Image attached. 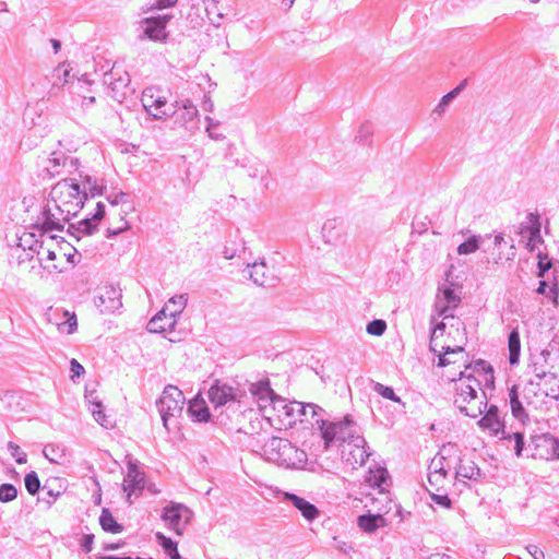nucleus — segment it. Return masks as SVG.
<instances>
[{"label": "nucleus", "instance_id": "30", "mask_svg": "<svg viewBox=\"0 0 559 559\" xmlns=\"http://www.w3.org/2000/svg\"><path fill=\"white\" fill-rule=\"evenodd\" d=\"M509 362L514 366L520 361L521 338L518 328L513 329L508 336Z\"/></svg>", "mask_w": 559, "mask_h": 559}, {"label": "nucleus", "instance_id": "18", "mask_svg": "<svg viewBox=\"0 0 559 559\" xmlns=\"http://www.w3.org/2000/svg\"><path fill=\"white\" fill-rule=\"evenodd\" d=\"M283 408L285 409V414L289 417H294L297 415L296 420L302 421H310V419L316 418L319 416V413L323 412V409L313 404V403H302V402H290L289 404H284Z\"/></svg>", "mask_w": 559, "mask_h": 559}, {"label": "nucleus", "instance_id": "43", "mask_svg": "<svg viewBox=\"0 0 559 559\" xmlns=\"http://www.w3.org/2000/svg\"><path fill=\"white\" fill-rule=\"evenodd\" d=\"M472 369L473 372L490 374L491 380L493 379V368L484 359H478L474 364H469L465 367V372Z\"/></svg>", "mask_w": 559, "mask_h": 559}, {"label": "nucleus", "instance_id": "6", "mask_svg": "<svg viewBox=\"0 0 559 559\" xmlns=\"http://www.w3.org/2000/svg\"><path fill=\"white\" fill-rule=\"evenodd\" d=\"M183 393L175 385L165 386L160 397L156 401L164 427L169 431L168 421L181 415L185 404Z\"/></svg>", "mask_w": 559, "mask_h": 559}, {"label": "nucleus", "instance_id": "46", "mask_svg": "<svg viewBox=\"0 0 559 559\" xmlns=\"http://www.w3.org/2000/svg\"><path fill=\"white\" fill-rule=\"evenodd\" d=\"M17 497V489L14 485L5 483L0 485V501L11 502Z\"/></svg>", "mask_w": 559, "mask_h": 559}, {"label": "nucleus", "instance_id": "8", "mask_svg": "<svg viewBox=\"0 0 559 559\" xmlns=\"http://www.w3.org/2000/svg\"><path fill=\"white\" fill-rule=\"evenodd\" d=\"M142 105L145 111L153 117L155 120H164L177 114L175 107L179 105H167V100L164 96L159 95V91L155 87H146L141 97Z\"/></svg>", "mask_w": 559, "mask_h": 559}, {"label": "nucleus", "instance_id": "26", "mask_svg": "<svg viewBox=\"0 0 559 559\" xmlns=\"http://www.w3.org/2000/svg\"><path fill=\"white\" fill-rule=\"evenodd\" d=\"M509 403L512 416L516 420H519L522 425H525L530 421L528 414L523 405V402L520 400V391L518 384H513L509 389Z\"/></svg>", "mask_w": 559, "mask_h": 559}, {"label": "nucleus", "instance_id": "49", "mask_svg": "<svg viewBox=\"0 0 559 559\" xmlns=\"http://www.w3.org/2000/svg\"><path fill=\"white\" fill-rule=\"evenodd\" d=\"M92 405H93V408H92V415L94 417V419L99 424L102 425L103 427H108L109 423L106 418V415L104 413V409H103V404L102 402L99 401H93L91 402Z\"/></svg>", "mask_w": 559, "mask_h": 559}, {"label": "nucleus", "instance_id": "20", "mask_svg": "<svg viewBox=\"0 0 559 559\" xmlns=\"http://www.w3.org/2000/svg\"><path fill=\"white\" fill-rule=\"evenodd\" d=\"M144 474L139 469L136 463L129 462L123 484V490L128 493V499L132 493H141L144 489Z\"/></svg>", "mask_w": 559, "mask_h": 559}, {"label": "nucleus", "instance_id": "58", "mask_svg": "<svg viewBox=\"0 0 559 559\" xmlns=\"http://www.w3.org/2000/svg\"><path fill=\"white\" fill-rule=\"evenodd\" d=\"M60 328L62 330L67 328L68 334L74 333L78 328L76 316L73 313L70 318H68L63 323L60 324Z\"/></svg>", "mask_w": 559, "mask_h": 559}, {"label": "nucleus", "instance_id": "51", "mask_svg": "<svg viewBox=\"0 0 559 559\" xmlns=\"http://www.w3.org/2000/svg\"><path fill=\"white\" fill-rule=\"evenodd\" d=\"M8 449L11 451L12 456L15 457L17 464H24L27 461L26 453L22 452L20 447L13 442H9Z\"/></svg>", "mask_w": 559, "mask_h": 559}, {"label": "nucleus", "instance_id": "32", "mask_svg": "<svg viewBox=\"0 0 559 559\" xmlns=\"http://www.w3.org/2000/svg\"><path fill=\"white\" fill-rule=\"evenodd\" d=\"M155 539L157 544L163 548L164 552L170 558V559H180V554L178 551V544L177 542L173 540L170 537H167L160 532L155 533Z\"/></svg>", "mask_w": 559, "mask_h": 559}, {"label": "nucleus", "instance_id": "61", "mask_svg": "<svg viewBox=\"0 0 559 559\" xmlns=\"http://www.w3.org/2000/svg\"><path fill=\"white\" fill-rule=\"evenodd\" d=\"M79 177L82 180V183L84 186V190L87 193V190L93 187L94 182H97L95 178L92 176L84 174L83 171H79Z\"/></svg>", "mask_w": 559, "mask_h": 559}, {"label": "nucleus", "instance_id": "33", "mask_svg": "<svg viewBox=\"0 0 559 559\" xmlns=\"http://www.w3.org/2000/svg\"><path fill=\"white\" fill-rule=\"evenodd\" d=\"M348 443H353L356 448L352 454L356 463H359L360 465H364L366 461L368 460L370 453L366 450V440L364 437L354 435V438Z\"/></svg>", "mask_w": 559, "mask_h": 559}, {"label": "nucleus", "instance_id": "50", "mask_svg": "<svg viewBox=\"0 0 559 559\" xmlns=\"http://www.w3.org/2000/svg\"><path fill=\"white\" fill-rule=\"evenodd\" d=\"M483 408H487L486 401H480L478 404H476L474 401L472 404H467V411L460 412L471 418H476L484 413Z\"/></svg>", "mask_w": 559, "mask_h": 559}, {"label": "nucleus", "instance_id": "62", "mask_svg": "<svg viewBox=\"0 0 559 559\" xmlns=\"http://www.w3.org/2000/svg\"><path fill=\"white\" fill-rule=\"evenodd\" d=\"M105 190H106L105 186L94 182L93 187L88 189L87 197L88 195H91L92 198L100 197L104 194Z\"/></svg>", "mask_w": 559, "mask_h": 559}, {"label": "nucleus", "instance_id": "44", "mask_svg": "<svg viewBox=\"0 0 559 559\" xmlns=\"http://www.w3.org/2000/svg\"><path fill=\"white\" fill-rule=\"evenodd\" d=\"M463 88V83L450 91L448 94L442 96L439 104L437 105L435 111L441 114L445 110V108L450 105V103L460 94Z\"/></svg>", "mask_w": 559, "mask_h": 559}, {"label": "nucleus", "instance_id": "16", "mask_svg": "<svg viewBox=\"0 0 559 559\" xmlns=\"http://www.w3.org/2000/svg\"><path fill=\"white\" fill-rule=\"evenodd\" d=\"M249 391L257 400L260 408H264L271 404L275 405L277 402L284 403V401L272 390L267 379L251 383Z\"/></svg>", "mask_w": 559, "mask_h": 559}, {"label": "nucleus", "instance_id": "40", "mask_svg": "<svg viewBox=\"0 0 559 559\" xmlns=\"http://www.w3.org/2000/svg\"><path fill=\"white\" fill-rule=\"evenodd\" d=\"M480 236H472L459 245L456 251L459 254H469L477 251L480 247Z\"/></svg>", "mask_w": 559, "mask_h": 559}, {"label": "nucleus", "instance_id": "54", "mask_svg": "<svg viewBox=\"0 0 559 559\" xmlns=\"http://www.w3.org/2000/svg\"><path fill=\"white\" fill-rule=\"evenodd\" d=\"M94 534H84L80 540V546L82 551L85 554H90L93 549L94 545Z\"/></svg>", "mask_w": 559, "mask_h": 559}, {"label": "nucleus", "instance_id": "24", "mask_svg": "<svg viewBox=\"0 0 559 559\" xmlns=\"http://www.w3.org/2000/svg\"><path fill=\"white\" fill-rule=\"evenodd\" d=\"M455 468V478H465L469 480L478 481L484 477L481 469L472 460H465L462 456V461H457V464L453 466Z\"/></svg>", "mask_w": 559, "mask_h": 559}, {"label": "nucleus", "instance_id": "14", "mask_svg": "<svg viewBox=\"0 0 559 559\" xmlns=\"http://www.w3.org/2000/svg\"><path fill=\"white\" fill-rule=\"evenodd\" d=\"M66 217L58 215V211L52 210L48 204L41 209L37 221L32 227L40 231V236L51 230L62 231L64 228Z\"/></svg>", "mask_w": 559, "mask_h": 559}, {"label": "nucleus", "instance_id": "34", "mask_svg": "<svg viewBox=\"0 0 559 559\" xmlns=\"http://www.w3.org/2000/svg\"><path fill=\"white\" fill-rule=\"evenodd\" d=\"M526 219L527 222L521 224V234L538 237L542 228L539 215L537 213H528Z\"/></svg>", "mask_w": 559, "mask_h": 559}, {"label": "nucleus", "instance_id": "1", "mask_svg": "<svg viewBox=\"0 0 559 559\" xmlns=\"http://www.w3.org/2000/svg\"><path fill=\"white\" fill-rule=\"evenodd\" d=\"M49 195L56 203L58 215L66 217V223L78 215L87 200V193L81 191L80 183L75 179L60 180L52 187Z\"/></svg>", "mask_w": 559, "mask_h": 559}, {"label": "nucleus", "instance_id": "4", "mask_svg": "<svg viewBox=\"0 0 559 559\" xmlns=\"http://www.w3.org/2000/svg\"><path fill=\"white\" fill-rule=\"evenodd\" d=\"M188 302V294H180L171 297L147 323L146 330L150 333H165L175 330L177 318L182 313Z\"/></svg>", "mask_w": 559, "mask_h": 559}, {"label": "nucleus", "instance_id": "38", "mask_svg": "<svg viewBox=\"0 0 559 559\" xmlns=\"http://www.w3.org/2000/svg\"><path fill=\"white\" fill-rule=\"evenodd\" d=\"M430 473L428 475V480L430 485H433V478L435 477H447L448 466L442 463V461L439 459V456L435 457L429 466Z\"/></svg>", "mask_w": 559, "mask_h": 559}, {"label": "nucleus", "instance_id": "11", "mask_svg": "<svg viewBox=\"0 0 559 559\" xmlns=\"http://www.w3.org/2000/svg\"><path fill=\"white\" fill-rule=\"evenodd\" d=\"M459 382L455 388L454 405L460 411H467V404H472L477 397V389L480 386V382L474 377L473 372L465 374V371L460 372Z\"/></svg>", "mask_w": 559, "mask_h": 559}, {"label": "nucleus", "instance_id": "37", "mask_svg": "<svg viewBox=\"0 0 559 559\" xmlns=\"http://www.w3.org/2000/svg\"><path fill=\"white\" fill-rule=\"evenodd\" d=\"M389 479V473L383 467H377L376 471L369 469L366 481L372 487L381 488Z\"/></svg>", "mask_w": 559, "mask_h": 559}, {"label": "nucleus", "instance_id": "2", "mask_svg": "<svg viewBox=\"0 0 559 559\" xmlns=\"http://www.w3.org/2000/svg\"><path fill=\"white\" fill-rule=\"evenodd\" d=\"M263 456L287 468H301L307 462V453L295 447L288 439L272 437L262 447Z\"/></svg>", "mask_w": 559, "mask_h": 559}, {"label": "nucleus", "instance_id": "28", "mask_svg": "<svg viewBox=\"0 0 559 559\" xmlns=\"http://www.w3.org/2000/svg\"><path fill=\"white\" fill-rule=\"evenodd\" d=\"M437 456H439L441 461L445 460L448 468H452L457 464V461H462V451L457 444L449 442L440 448Z\"/></svg>", "mask_w": 559, "mask_h": 559}, {"label": "nucleus", "instance_id": "19", "mask_svg": "<svg viewBox=\"0 0 559 559\" xmlns=\"http://www.w3.org/2000/svg\"><path fill=\"white\" fill-rule=\"evenodd\" d=\"M442 297L436 300L435 308L439 316L444 319L454 318L453 314H448L449 310L457 307L461 302V298L455 294L454 289L450 286H445L443 288H439Z\"/></svg>", "mask_w": 559, "mask_h": 559}, {"label": "nucleus", "instance_id": "7", "mask_svg": "<svg viewBox=\"0 0 559 559\" xmlns=\"http://www.w3.org/2000/svg\"><path fill=\"white\" fill-rule=\"evenodd\" d=\"M130 75L116 63L104 72V84L110 88L111 97L118 103H123L134 90L130 86Z\"/></svg>", "mask_w": 559, "mask_h": 559}, {"label": "nucleus", "instance_id": "21", "mask_svg": "<svg viewBox=\"0 0 559 559\" xmlns=\"http://www.w3.org/2000/svg\"><path fill=\"white\" fill-rule=\"evenodd\" d=\"M247 271L249 278L258 286H271L273 285L274 277L270 274L269 269L264 260L259 262L254 261L252 264L248 263Z\"/></svg>", "mask_w": 559, "mask_h": 559}, {"label": "nucleus", "instance_id": "22", "mask_svg": "<svg viewBox=\"0 0 559 559\" xmlns=\"http://www.w3.org/2000/svg\"><path fill=\"white\" fill-rule=\"evenodd\" d=\"M284 500L292 503L307 521H313L319 516V509L306 499L292 493L285 492Z\"/></svg>", "mask_w": 559, "mask_h": 559}, {"label": "nucleus", "instance_id": "45", "mask_svg": "<svg viewBox=\"0 0 559 559\" xmlns=\"http://www.w3.org/2000/svg\"><path fill=\"white\" fill-rule=\"evenodd\" d=\"M372 133V126L369 122H364L360 124L358 129L357 135L355 136V141H357L359 144L366 145L370 142Z\"/></svg>", "mask_w": 559, "mask_h": 559}, {"label": "nucleus", "instance_id": "29", "mask_svg": "<svg viewBox=\"0 0 559 559\" xmlns=\"http://www.w3.org/2000/svg\"><path fill=\"white\" fill-rule=\"evenodd\" d=\"M385 519L381 514H361L357 519L359 528L366 533H372L380 526L384 525Z\"/></svg>", "mask_w": 559, "mask_h": 559}, {"label": "nucleus", "instance_id": "59", "mask_svg": "<svg viewBox=\"0 0 559 559\" xmlns=\"http://www.w3.org/2000/svg\"><path fill=\"white\" fill-rule=\"evenodd\" d=\"M106 206L103 202H97L96 204V209H95V212L93 214H91V217L97 223L99 224L100 221L105 217V214H106V211H105Z\"/></svg>", "mask_w": 559, "mask_h": 559}, {"label": "nucleus", "instance_id": "12", "mask_svg": "<svg viewBox=\"0 0 559 559\" xmlns=\"http://www.w3.org/2000/svg\"><path fill=\"white\" fill-rule=\"evenodd\" d=\"M171 19V14H158L142 19L140 24L145 26L143 31L144 36L153 41L165 43L168 38L166 26Z\"/></svg>", "mask_w": 559, "mask_h": 559}, {"label": "nucleus", "instance_id": "17", "mask_svg": "<svg viewBox=\"0 0 559 559\" xmlns=\"http://www.w3.org/2000/svg\"><path fill=\"white\" fill-rule=\"evenodd\" d=\"M183 513L191 515V510L180 503H171L163 509L162 520L168 524L177 535H182L185 525H181Z\"/></svg>", "mask_w": 559, "mask_h": 559}, {"label": "nucleus", "instance_id": "64", "mask_svg": "<svg viewBox=\"0 0 559 559\" xmlns=\"http://www.w3.org/2000/svg\"><path fill=\"white\" fill-rule=\"evenodd\" d=\"M546 296L550 300H552L555 304H558L559 287H558L557 283H555L552 286L549 287L548 293H547Z\"/></svg>", "mask_w": 559, "mask_h": 559}, {"label": "nucleus", "instance_id": "35", "mask_svg": "<svg viewBox=\"0 0 559 559\" xmlns=\"http://www.w3.org/2000/svg\"><path fill=\"white\" fill-rule=\"evenodd\" d=\"M44 242L35 238L33 233H24L19 239V246L23 248V251H31L33 253H39Z\"/></svg>", "mask_w": 559, "mask_h": 559}, {"label": "nucleus", "instance_id": "41", "mask_svg": "<svg viewBox=\"0 0 559 559\" xmlns=\"http://www.w3.org/2000/svg\"><path fill=\"white\" fill-rule=\"evenodd\" d=\"M179 110L181 112V121L183 124L193 121L194 118L198 116L197 107L189 99L182 102V105L181 107H179Z\"/></svg>", "mask_w": 559, "mask_h": 559}, {"label": "nucleus", "instance_id": "63", "mask_svg": "<svg viewBox=\"0 0 559 559\" xmlns=\"http://www.w3.org/2000/svg\"><path fill=\"white\" fill-rule=\"evenodd\" d=\"M129 228V224L128 222H124V225L121 226V227H118V228H107L106 229V238H114L116 236H118L119 234H121L122 231H124L126 229Z\"/></svg>", "mask_w": 559, "mask_h": 559}, {"label": "nucleus", "instance_id": "25", "mask_svg": "<svg viewBox=\"0 0 559 559\" xmlns=\"http://www.w3.org/2000/svg\"><path fill=\"white\" fill-rule=\"evenodd\" d=\"M70 165L71 167H74L78 169L79 166V159L74 157H68L62 153L53 152L51 154V157L48 159V166L44 168V173H47V175L52 178L56 175H59L60 167H66L67 165Z\"/></svg>", "mask_w": 559, "mask_h": 559}, {"label": "nucleus", "instance_id": "23", "mask_svg": "<svg viewBox=\"0 0 559 559\" xmlns=\"http://www.w3.org/2000/svg\"><path fill=\"white\" fill-rule=\"evenodd\" d=\"M187 413L195 423H207L212 417L206 402L200 394L189 401Z\"/></svg>", "mask_w": 559, "mask_h": 559}, {"label": "nucleus", "instance_id": "56", "mask_svg": "<svg viewBox=\"0 0 559 559\" xmlns=\"http://www.w3.org/2000/svg\"><path fill=\"white\" fill-rule=\"evenodd\" d=\"M431 500H432L436 504H438V506H440V507H443V508H447V509L451 508V504H452L451 499L449 498V496H448V495H437V493H432V495H431Z\"/></svg>", "mask_w": 559, "mask_h": 559}, {"label": "nucleus", "instance_id": "47", "mask_svg": "<svg viewBox=\"0 0 559 559\" xmlns=\"http://www.w3.org/2000/svg\"><path fill=\"white\" fill-rule=\"evenodd\" d=\"M550 356V353L548 350H543L540 354V358L543 359V362L536 361L532 365L534 377L532 379L542 378L543 374L540 371H552L551 368L547 367V358Z\"/></svg>", "mask_w": 559, "mask_h": 559}, {"label": "nucleus", "instance_id": "5", "mask_svg": "<svg viewBox=\"0 0 559 559\" xmlns=\"http://www.w3.org/2000/svg\"><path fill=\"white\" fill-rule=\"evenodd\" d=\"M313 425L320 430L325 450H329L331 445L337 442H349L356 433L355 421L349 415H346L343 420L340 421H329L317 418Z\"/></svg>", "mask_w": 559, "mask_h": 559}, {"label": "nucleus", "instance_id": "57", "mask_svg": "<svg viewBox=\"0 0 559 559\" xmlns=\"http://www.w3.org/2000/svg\"><path fill=\"white\" fill-rule=\"evenodd\" d=\"M43 489L46 490L48 496V499L44 497L43 501L47 503L48 508H50L56 499L60 496V491H55L53 489L49 488L47 483L44 485Z\"/></svg>", "mask_w": 559, "mask_h": 559}, {"label": "nucleus", "instance_id": "60", "mask_svg": "<svg viewBox=\"0 0 559 559\" xmlns=\"http://www.w3.org/2000/svg\"><path fill=\"white\" fill-rule=\"evenodd\" d=\"M128 197H129L128 193L120 191L118 193L108 195L107 201L111 205H117L119 203H123Z\"/></svg>", "mask_w": 559, "mask_h": 559}, {"label": "nucleus", "instance_id": "31", "mask_svg": "<svg viewBox=\"0 0 559 559\" xmlns=\"http://www.w3.org/2000/svg\"><path fill=\"white\" fill-rule=\"evenodd\" d=\"M99 525L105 532L111 534H118L123 531V525L116 521L112 513L107 508L102 510L99 515Z\"/></svg>", "mask_w": 559, "mask_h": 559}, {"label": "nucleus", "instance_id": "10", "mask_svg": "<svg viewBox=\"0 0 559 559\" xmlns=\"http://www.w3.org/2000/svg\"><path fill=\"white\" fill-rule=\"evenodd\" d=\"M245 394V391L234 388L218 379L213 381L207 391L209 400L215 409L230 403H239Z\"/></svg>", "mask_w": 559, "mask_h": 559}, {"label": "nucleus", "instance_id": "39", "mask_svg": "<svg viewBox=\"0 0 559 559\" xmlns=\"http://www.w3.org/2000/svg\"><path fill=\"white\" fill-rule=\"evenodd\" d=\"M372 390L382 397L405 406V403L402 402V400L395 394L393 388L384 385L379 382H373Z\"/></svg>", "mask_w": 559, "mask_h": 559}, {"label": "nucleus", "instance_id": "48", "mask_svg": "<svg viewBox=\"0 0 559 559\" xmlns=\"http://www.w3.org/2000/svg\"><path fill=\"white\" fill-rule=\"evenodd\" d=\"M386 330V322L382 319H374L370 321L367 326L366 331L368 334L373 336H381L384 334Z\"/></svg>", "mask_w": 559, "mask_h": 559}, {"label": "nucleus", "instance_id": "52", "mask_svg": "<svg viewBox=\"0 0 559 559\" xmlns=\"http://www.w3.org/2000/svg\"><path fill=\"white\" fill-rule=\"evenodd\" d=\"M177 2L178 0H154V2L144 12L173 8L177 4Z\"/></svg>", "mask_w": 559, "mask_h": 559}, {"label": "nucleus", "instance_id": "15", "mask_svg": "<svg viewBox=\"0 0 559 559\" xmlns=\"http://www.w3.org/2000/svg\"><path fill=\"white\" fill-rule=\"evenodd\" d=\"M484 409V416L478 420L477 425L483 430H489L492 436H499L506 431L504 420L500 416L497 405H488Z\"/></svg>", "mask_w": 559, "mask_h": 559}, {"label": "nucleus", "instance_id": "3", "mask_svg": "<svg viewBox=\"0 0 559 559\" xmlns=\"http://www.w3.org/2000/svg\"><path fill=\"white\" fill-rule=\"evenodd\" d=\"M543 377L530 379L523 389V396L528 406L543 408L546 399L559 402V378L555 371H540Z\"/></svg>", "mask_w": 559, "mask_h": 559}, {"label": "nucleus", "instance_id": "36", "mask_svg": "<svg viewBox=\"0 0 559 559\" xmlns=\"http://www.w3.org/2000/svg\"><path fill=\"white\" fill-rule=\"evenodd\" d=\"M500 438L506 441H514V453L518 457L523 456V451L527 450V448H525L524 432L516 431L511 433L504 431L501 433Z\"/></svg>", "mask_w": 559, "mask_h": 559}, {"label": "nucleus", "instance_id": "42", "mask_svg": "<svg viewBox=\"0 0 559 559\" xmlns=\"http://www.w3.org/2000/svg\"><path fill=\"white\" fill-rule=\"evenodd\" d=\"M24 485L29 495L35 496L38 493L40 489V480L35 471H31L29 473L25 474Z\"/></svg>", "mask_w": 559, "mask_h": 559}, {"label": "nucleus", "instance_id": "53", "mask_svg": "<svg viewBox=\"0 0 559 559\" xmlns=\"http://www.w3.org/2000/svg\"><path fill=\"white\" fill-rule=\"evenodd\" d=\"M539 261L537 263V276L544 277L545 274L550 270L551 267V261L547 260V258H543L542 253H538Z\"/></svg>", "mask_w": 559, "mask_h": 559}, {"label": "nucleus", "instance_id": "27", "mask_svg": "<svg viewBox=\"0 0 559 559\" xmlns=\"http://www.w3.org/2000/svg\"><path fill=\"white\" fill-rule=\"evenodd\" d=\"M97 230L98 224L91 216H87L75 224H69L67 233L79 241L82 235L90 236Z\"/></svg>", "mask_w": 559, "mask_h": 559}, {"label": "nucleus", "instance_id": "9", "mask_svg": "<svg viewBox=\"0 0 559 559\" xmlns=\"http://www.w3.org/2000/svg\"><path fill=\"white\" fill-rule=\"evenodd\" d=\"M527 456L538 460L559 459V439L550 433H540L531 437L527 447Z\"/></svg>", "mask_w": 559, "mask_h": 559}, {"label": "nucleus", "instance_id": "13", "mask_svg": "<svg viewBox=\"0 0 559 559\" xmlns=\"http://www.w3.org/2000/svg\"><path fill=\"white\" fill-rule=\"evenodd\" d=\"M122 293L119 287L105 285L95 297V306L102 313H114L122 307Z\"/></svg>", "mask_w": 559, "mask_h": 559}, {"label": "nucleus", "instance_id": "55", "mask_svg": "<svg viewBox=\"0 0 559 559\" xmlns=\"http://www.w3.org/2000/svg\"><path fill=\"white\" fill-rule=\"evenodd\" d=\"M70 372L71 378H80L82 374H84L85 369L84 367L74 358L70 361Z\"/></svg>", "mask_w": 559, "mask_h": 559}]
</instances>
